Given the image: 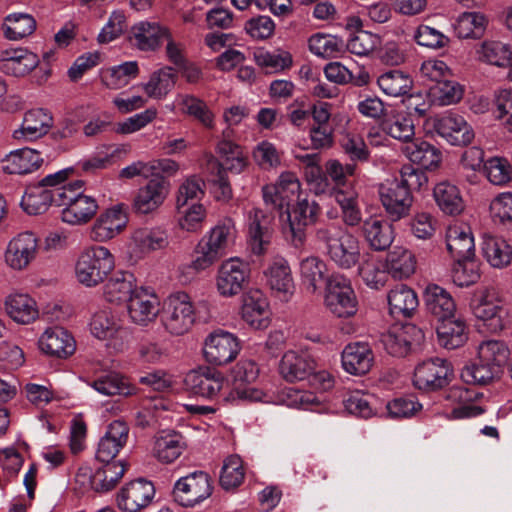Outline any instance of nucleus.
<instances>
[{
    "instance_id": "obj_38",
    "label": "nucleus",
    "mask_w": 512,
    "mask_h": 512,
    "mask_svg": "<svg viewBox=\"0 0 512 512\" xmlns=\"http://www.w3.org/2000/svg\"><path fill=\"white\" fill-rule=\"evenodd\" d=\"M427 311L435 318L445 320L456 313V302L452 294L437 284H429L424 291Z\"/></svg>"
},
{
    "instance_id": "obj_45",
    "label": "nucleus",
    "mask_w": 512,
    "mask_h": 512,
    "mask_svg": "<svg viewBox=\"0 0 512 512\" xmlns=\"http://www.w3.org/2000/svg\"><path fill=\"white\" fill-rule=\"evenodd\" d=\"M482 255L493 268L502 269L512 261V247L502 237L484 235L481 244Z\"/></svg>"
},
{
    "instance_id": "obj_4",
    "label": "nucleus",
    "mask_w": 512,
    "mask_h": 512,
    "mask_svg": "<svg viewBox=\"0 0 512 512\" xmlns=\"http://www.w3.org/2000/svg\"><path fill=\"white\" fill-rule=\"evenodd\" d=\"M115 257L101 245L84 248L75 263V277L85 287H95L102 283L114 270Z\"/></svg>"
},
{
    "instance_id": "obj_9",
    "label": "nucleus",
    "mask_w": 512,
    "mask_h": 512,
    "mask_svg": "<svg viewBox=\"0 0 512 512\" xmlns=\"http://www.w3.org/2000/svg\"><path fill=\"white\" fill-rule=\"evenodd\" d=\"M213 492L212 480L204 471H194L174 484L173 495L183 507H193L209 498Z\"/></svg>"
},
{
    "instance_id": "obj_48",
    "label": "nucleus",
    "mask_w": 512,
    "mask_h": 512,
    "mask_svg": "<svg viewBox=\"0 0 512 512\" xmlns=\"http://www.w3.org/2000/svg\"><path fill=\"white\" fill-rule=\"evenodd\" d=\"M381 130L388 136L409 143L415 135V124L406 112H393L386 115L380 123Z\"/></svg>"
},
{
    "instance_id": "obj_33",
    "label": "nucleus",
    "mask_w": 512,
    "mask_h": 512,
    "mask_svg": "<svg viewBox=\"0 0 512 512\" xmlns=\"http://www.w3.org/2000/svg\"><path fill=\"white\" fill-rule=\"evenodd\" d=\"M131 246L139 254L164 250L169 245V235L161 226H144L135 229L130 237Z\"/></svg>"
},
{
    "instance_id": "obj_60",
    "label": "nucleus",
    "mask_w": 512,
    "mask_h": 512,
    "mask_svg": "<svg viewBox=\"0 0 512 512\" xmlns=\"http://www.w3.org/2000/svg\"><path fill=\"white\" fill-rule=\"evenodd\" d=\"M510 351L505 342L489 339L482 341L477 349L478 360L482 363H489L501 370L507 362Z\"/></svg>"
},
{
    "instance_id": "obj_26",
    "label": "nucleus",
    "mask_w": 512,
    "mask_h": 512,
    "mask_svg": "<svg viewBox=\"0 0 512 512\" xmlns=\"http://www.w3.org/2000/svg\"><path fill=\"white\" fill-rule=\"evenodd\" d=\"M38 348L49 357L66 359L75 352L76 342L66 329L55 326L47 328L40 335Z\"/></svg>"
},
{
    "instance_id": "obj_41",
    "label": "nucleus",
    "mask_w": 512,
    "mask_h": 512,
    "mask_svg": "<svg viewBox=\"0 0 512 512\" xmlns=\"http://www.w3.org/2000/svg\"><path fill=\"white\" fill-rule=\"evenodd\" d=\"M446 246L454 259L475 255V243L471 227L464 223L450 225L446 232Z\"/></svg>"
},
{
    "instance_id": "obj_6",
    "label": "nucleus",
    "mask_w": 512,
    "mask_h": 512,
    "mask_svg": "<svg viewBox=\"0 0 512 512\" xmlns=\"http://www.w3.org/2000/svg\"><path fill=\"white\" fill-rule=\"evenodd\" d=\"M70 170H60L45 176L37 186L29 187L22 197L21 205L30 215L46 212L50 205L60 207L61 192Z\"/></svg>"
},
{
    "instance_id": "obj_29",
    "label": "nucleus",
    "mask_w": 512,
    "mask_h": 512,
    "mask_svg": "<svg viewBox=\"0 0 512 512\" xmlns=\"http://www.w3.org/2000/svg\"><path fill=\"white\" fill-rule=\"evenodd\" d=\"M315 369L316 362L307 351H287L279 364V373L288 382L305 380Z\"/></svg>"
},
{
    "instance_id": "obj_2",
    "label": "nucleus",
    "mask_w": 512,
    "mask_h": 512,
    "mask_svg": "<svg viewBox=\"0 0 512 512\" xmlns=\"http://www.w3.org/2000/svg\"><path fill=\"white\" fill-rule=\"evenodd\" d=\"M235 235V225L231 219L218 223L195 246L190 267L196 272H201L213 266L227 254Z\"/></svg>"
},
{
    "instance_id": "obj_56",
    "label": "nucleus",
    "mask_w": 512,
    "mask_h": 512,
    "mask_svg": "<svg viewBox=\"0 0 512 512\" xmlns=\"http://www.w3.org/2000/svg\"><path fill=\"white\" fill-rule=\"evenodd\" d=\"M377 84L385 95L399 97L411 90L413 81L408 74L400 70H390L378 77Z\"/></svg>"
},
{
    "instance_id": "obj_64",
    "label": "nucleus",
    "mask_w": 512,
    "mask_h": 512,
    "mask_svg": "<svg viewBox=\"0 0 512 512\" xmlns=\"http://www.w3.org/2000/svg\"><path fill=\"white\" fill-rule=\"evenodd\" d=\"M3 28L8 39L20 40L33 33L36 22L29 14H11L5 18Z\"/></svg>"
},
{
    "instance_id": "obj_39",
    "label": "nucleus",
    "mask_w": 512,
    "mask_h": 512,
    "mask_svg": "<svg viewBox=\"0 0 512 512\" xmlns=\"http://www.w3.org/2000/svg\"><path fill=\"white\" fill-rule=\"evenodd\" d=\"M186 448L184 437L174 431H161L154 438L152 454L161 463L169 464L180 457Z\"/></svg>"
},
{
    "instance_id": "obj_50",
    "label": "nucleus",
    "mask_w": 512,
    "mask_h": 512,
    "mask_svg": "<svg viewBox=\"0 0 512 512\" xmlns=\"http://www.w3.org/2000/svg\"><path fill=\"white\" fill-rule=\"evenodd\" d=\"M477 58L500 68L511 65L512 47L499 40H485L476 49Z\"/></svg>"
},
{
    "instance_id": "obj_37",
    "label": "nucleus",
    "mask_w": 512,
    "mask_h": 512,
    "mask_svg": "<svg viewBox=\"0 0 512 512\" xmlns=\"http://www.w3.org/2000/svg\"><path fill=\"white\" fill-rule=\"evenodd\" d=\"M86 384L97 393L108 397H128L137 391V388L125 376L115 371L102 373L94 379L87 380Z\"/></svg>"
},
{
    "instance_id": "obj_11",
    "label": "nucleus",
    "mask_w": 512,
    "mask_h": 512,
    "mask_svg": "<svg viewBox=\"0 0 512 512\" xmlns=\"http://www.w3.org/2000/svg\"><path fill=\"white\" fill-rule=\"evenodd\" d=\"M473 314L490 332L501 331L507 324V309L493 288L482 291L473 306Z\"/></svg>"
},
{
    "instance_id": "obj_55",
    "label": "nucleus",
    "mask_w": 512,
    "mask_h": 512,
    "mask_svg": "<svg viewBox=\"0 0 512 512\" xmlns=\"http://www.w3.org/2000/svg\"><path fill=\"white\" fill-rule=\"evenodd\" d=\"M138 74V63L127 61L105 70L102 74V82L109 89H121L135 79Z\"/></svg>"
},
{
    "instance_id": "obj_31",
    "label": "nucleus",
    "mask_w": 512,
    "mask_h": 512,
    "mask_svg": "<svg viewBox=\"0 0 512 512\" xmlns=\"http://www.w3.org/2000/svg\"><path fill=\"white\" fill-rule=\"evenodd\" d=\"M129 427L122 420L113 421L99 440L96 459L100 462H112L128 439Z\"/></svg>"
},
{
    "instance_id": "obj_43",
    "label": "nucleus",
    "mask_w": 512,
    "mask_h": 512,
    "mask_svg": "<svg viewBox=\"0 0 512 512\" xmlns=\"http://www.w3.org/2000/svg\"><path fill=\"white\" fill-rule=\"evenodd\" d=\"M437 337L440 346L446 349L461 347L468 339L467 324L456 315L440 320L437 326Z\"/></svg>"
},
{
    "instance_id": "obj_17",
    "label": "nucleus",
    "mask_w": 512,
    "mask_h": 512,
    "mask_svg": "<svg viewBox=\"0 0 512 512\" xmlns=\"http://www.w3.org/2000/svg\"><path fill=\"white\" fill-rule=\"evenodd\" d=\"M38 253V238L30 231L14 236L7 244L4 259L13 270L26 269L36 258Z\"/></svg>"
},
{
    "instance_id": "obj_12",
    "label": "nucleus",
    "mask_w": 512,
    "mask_h": 512,
    "mask_svg": "<svg viewBox=\"0 0 512 512\" xmlns=\"http://www.w3.org/2000/svg\"><path fill=\"white\" fill-rule=\"evenodd\" d=\"M451 376L452 369L446 359L429 358L415 367L413 384L419 390L435 391L446 386Z\"/></svg>"
},
{
    "instance_id": "obj_62",
    "label": "nucleus",
    "mask_w": 512,
    "mask_h": 512,
    "mask_svg": "<svg viewBox=\"0 0 512 512\" xmlns=\"http://www.w3.org/2000/svg\"><path fill=\"white\" fill-rule=\"evenodd\" d=\"M309 50L312 54L324 58H336L344 50V43L336 36L314 34L308 40Z\"/></svg>"
},
{
    "instance_id": "obj_47",
    "label": "nucleus",
    "mask_w": 512,
    "mask_h": 512,
    "mask_svg": "<svg viewBox=\"0 0 512 512\" xmlns=\"http://www.w3.org/2000/svg\"><path fill=\"white\" fill-rule=\"evenodd\" d=\"M362 229L365 240L374 250H385L394 240L392 225L386 220L370 217L364 221Z\"/></svg>"
},
{
    "instance_id": "obj_21",
    "label": "nucleus",
    "mask_w": 512,
    "mask_h": 512,
    "mask_svg": "<svg viewBox=\"0 0 512 512\" xmlns=\"http://www.w3.org/2000/svg\"><path fill=\"white\" fill-rule=\"evenodd\" d=\"M433 127L440 137L455 146L469 145L475 137L471 125L463 116L454 113L435 118Z\"/></svg>"
},
{
    "instance_id": "obj_8",
    "label": "nucleus",
    "mask_w": 512,
    "mask_h": 512,
    "mask_svg": "<svg viewBox=\"0 0 512 512\" xmlns=\"http://www.w3.org/2000/svg\"><path fill=\"white\" fill-rule=\"evenodd\" d=\"M323 304L337 318L353 317L358 311V299L350 279L340 273H332L326 279Z\"/></svg>"
},
{
    "instance_id": "obj_61",
    "label": "nucleus",
    "mask_w": 512,
    "mask_h": 512,
    "mask_svg": "<svg viewBox=\"0 0 512 512\" xmlns=\"http://www.w3.org/2000/svg\"><path fill=\"white\" fill-rule=\"evenodd\" d=\"M176 102L186 114L197 119L203 126L213 128L214 114L203 100L192 95L179 94Z\"/></svg>"
},
{
    "instance_id": "obj_53",
    "label": "nucleus",
    "mask_w": 512,
    "mask_h": 512,
    "mask_svg": "<svg viewBox=\"0 0 512 512\" xmlns=\"http://www.w3.org/2000/svg\"><path fill=\"white\" fill-rule=\"evenodd\" d=\"M408 159L425 169L437 167L441 161V152L430 143L422 140L410 141L404 148Z\"/></svg>"
},
{
    "instance_id": "obj_44",
    "label": "nucleus",
    "mask_w": 512,
    "mask_h": 512,
    "mask_svg": "<svg viewBox=\"0 0 512 512\" xmlns=\"http://www.w3.org/2000/svg\"><path fill=\"white\" fill-rule=\"evenodd\" d=\"M43 162L40 153L31 148L11 151L3 159V170L9 174H28L37 170Z\"/></svg>"
},
{
    "instance_id": "obj_30",
    "label": "nucleus",
    "mask_w": 512,
    "mask_h": 512,
    "mask_svg": "<svg viewBox=\"0 0 512 512\" xmlns=\"http://www.w3.org/2000/svg\"><path fill=\"white\" fill-rule=\"evenodd\" d=\"M185 384L194 394L213 399L224 388L226 381L221 372L204 368L189 372Z\"/></svg>"
},
{
    "instance_id": "obj_22",
    "label": "nucleus",
    "mask_w": 512,
    "mask_h": 512,
    "mask_svg": "<svg viewBox=\"0 0 512 512\" xmlns=\"http://www.w3.org/2000/svg\"><path fill=\"white\" fill-rule=\"evenodd\" d=\"M300 182L292 172H282L275 184L265 185L262 188L263 199L267 205L282 209L289 206L295 196L299 198Z\"/></svg>"
},
{
    "instance_id": "obj_28",
    "label": "nucleus",
    "mask_w": 512,
    "mask_h": 512,
    "mask_svg": "<svg viewBox=\"0 0 512 512\" xmlns=\"http://www.w3.org/2000/svg\"><path fill=\"white\" fill-rule=\"evenodd\" d=\"M242 319L254 329H265L270 324L269 302L259 289H250L243 296Z\"/></svg>"
},
{
    "instance_id": "obj_25",
    "label": "nucleus",
    "mask_w": 512,
    "mask_h": 512,
    "mask_svg": "<svg viewBox=\"0 0 512 512\" xmlns=\"http://www.w3.org/2000/svg\"><path fill=\"white\" fill-rule=\"evenodd\" d=\"M154 496V485L150 481L138 479L121 489L117 496V504L124 512H138L146 508Z\"/></svg>"
},
{
    "instance_id": "obj_1",
    "label": "nucleus",
    "mask_w": 512,
    "mask_h": 512,
    "mask_svg": "<svg viewBox=\"0 0 512 512\" xmlns=\"http://www.w3.org/2000/svg\"><path fill=\"white\" fill-rule=\"evenodd\" d=\"M316 241L323 246L328 258L340 269H351L360 261V243L356 236L340 225L319 227Z\"/></svg>"
},
{
    "instance_id": "obj_34",
    "label": "nucleus",
    "mask_w": 512,
    "mask_h": 512,
    "mask_svg": "<svg viewBox=\"0 0 512 512\" xmlns=\"http://www.w3.org/2000/svg\"><path fill=\"white\" fill-rule=\"evenodd\" d=\"M343 369L352 375H364L374 363V354L369 344L355 342L348 344L341 355Z\"/></svg>"
},
{
    "instance_id": "obj_40",
    "label": "nucleus",
    "mask_w": 512,
    "mask_h": 512,
    "mask_svg": "<svg viewBox=\"0 0 512 512\" xmlns=\"http://www.w3.org/2000/svg\"><path fill=\"white\" fill-rule=\"evenodd\" d=\"M52 116L44 109H32L25 113L22 125L13 132L14 139L32 141L48 133Z\"/></svg>"
},
{
    "instance_id": "obj_10",
    "label": "nucleus",
    "mask_w": 512,
    "mask_h": 512,
    "mask_svg": "<svg viewBox=\"0 0 512 512\" xmlns=\"http://www.w3.org/2000/svg\"><path fill=\"white\" fill-rule=\"evenodd\" d=\"M249 276V263L238 257H231L218 267L215 277L216 290L222 297H233L242 291Z\"/></svg>"
},
{
    "instance_id": "obj_58",
    "label": "nucleus",
    "mask_w": 512,
    "mask_h": 512,
    "mask_svg": "<svg viewBox=\"0 0 512 512\" xmlns=\"http://www.w3.org/2000/svg\"><path fill=\"white\" fill-rule=\"evenodd\" d=\"M217 153L225 170L240 173L247 165V156L243 149L230 140H221L217 144Z\"/></svg>"
},
{
    "instance_id": "obj_7",
    "label": "nucleus",
    "mask_w": 512,
    "mask_h": 512,
    "mask_svg": "<svg viewBox=\"0 0 512 512\" xmlns=\"http://www.w3.org/2000/svg\"><path fill=\"white\" fill-rule=\"evenodd\" d=\"M159 315L163 328L174 336L187 333L196 320L194 304L191 297L185 292L169 295L164 300Z\"/></svg>"
},
{
    "instance_id": "obj_24",
    "label": "nucleus",
    "mask_w": 512,
    "mask_h": 512,
    "mask_svg": "<svg viewBox=\"0 0 512 512\" xmlns=\"http://www.w3.org/2000/svg\"><path fill=\"white\" fill-rule=\"evenodd\" d=\"M380 200L392 218L396 221L406 216L412 204V196L407 187L394 180L381 184L379 187Z\"/></svg>"
},
{
    "instance_id": "obj_54",
    "label": "nucleus",
    "mask_w": 512,
    "mask_h": 512,
    "mask_svg": "<svg viewBox=\"0 0 512 512\" xmlns=\"http://www.w3.org/2000/svg\"><path fill=\"white\" fill-rule=\"evenodd\" d=\"M433 195L438 207L445 214L458 215L464 209V201L458 187L449 182L438 183Z\"/></svg>"
},
{
    "instance_id": "obj_52",
    "label": "nucleus",
    "mask_w": 512,
    "mask_h": 512,
    "mask_svg": "<svg viewBox=\"0 0 512 512\" xmlns=\"http://www.w3.org/2000/svg\"><path fill=\"white\" fill-rule=\"evenodd\" d=\"M138 288L129 273H116L104 285V297L113 304L127 302Z\"/></svg>"
},
{
    "instance_id": "obj_46",
    "label": "nucleus",
    "mask_w": 512,
    "mask_h": 512,
    "mask_svg": "<svg viewBox=\"0 0 512 512\" xmlns=\"http://www.w3.org/2000/svg\"><path fill=\"white\" fill-rule=\"evenodd\" d=\"M7 314L17 323L29 324L39 316L36 301L25 293L9 295L5 300Z\"/></svg>"
},
{
    "instance_id": "obj_20",
    "label": "nucleus",
    "mask_w": 512,
    "mask_h": 512,
    "mask_svg": "<svg viewBox=\"0 0 512 512\" xmlns=\"http://www.w3.org/2000/svg\"><path fill=\"white\" fill-rule=\"evenodd\" d=\"M128 216L122 206L116 205L103 211L89 228V238L97 243L108 242L126 228Z\"/></svg>"
},
{
    "instance_id": "obj_18",
    "label": "nucleus",
    "mask_w": 512,
    "mask_h": 512,
    "mask_svg": "<svg viewBox=\"0 0 512 512\" xmlns=\"http://www.w3.org/2000/svg\"><path fill=\"white\" fill-rule=\"evenodd\" d=\"M170 184L162 176L151 178L141 186L133 199V210L140 215H148L157 211L169 194Z\"/></svg>"
},
{
    "instance_id": "obj_57",
    "label": "nucleus",
    "mask_w": 512,
    "mask_h": 512,
    "mask_svg": "<svg viewBox=\"0 0 512 512\" xmlns=\"http://www.w3.org/2000/svg\"><path fill=\"white\" fill-rule=\"evenodd\" d=\"M480 279V263L475 255L456 258L452 267V280L459 287H468Z\"/></svg>"
},
{
    "instance_id": "obj_36",
    "label": "nucleus",
    "mask_w": 512,
    "mask_h": 512,
    "mask_svg": "<svg viewBox=\"0 0 512 512\" xmlns=\"http://www.w3.org/2000/svg\"><path fill=\"white\" fill-rule=\"evenodd\" d=\"M329 276L327 264L320 257L307 256L300 260V282L307 293H318Z\"/></svg>"
},
{
    "instance_id": "obj_13",
    "label": "nucleus",
    "mask_w": 512,
    "mask_h": 512,
    "mask_svg": "<svg viewBox=\"0 0 512 512\" xmlns=\"http://www.w3.org/2000/svg\"><path fill=\"white\" fill-rule=\"evenodd\" d=\"M160 299L153 289L140 286L127 303L130 321L140 327L154 323L160 314Z\"/></svg>"
},
{
    "instance_id": "obj_59",
    "label": "nucleus",
    "mask_w": 512,
    "mask_h": 512,
    "mask_svg": "<svg viewBox=\"0 0 512 512\" xmlns=\"http://www.w3.org/2000/svg\"><path fill=\"white\" fill-rule=\"evenodd\" d=\"M482 171L492 185L504 187L512 181V164L505 157H490L485 161Z\"/></svg>"
},
{
    "instance_id": "obj_32",
    "label": "nucleus",
    "mask_w": 512,
    "mask_h": 512,
    "mask_svg": "<svg viewBox=\"0 0 512 512\" xmlns=\"http://www.w3.org/2000/svg\"><path fill=\"white\" fill-rule=\"evenodd\" d=\"M477 393L464 387L449 389L445 400L451 402V410L446 412L448 419H465L479 416L485 412L481 406L472 403Z\"/></svg>"
},
{
    "instance_id": "obj_42",
    "label": "nucleus",
    "mask_w": 512,
    "mask_h": 512,
    "mask_svg": "<svg viewBox=\"0 0 512 512\" xmlns=\"http://www.w3.org/2000/svg\"><path fill=\"white\" fill-rule=\"evenodd\" d=\"M177 73L171 66H164L154 71L147 82L139 84L147 98L163 100L174 89Z\"/></svg>"
},
{
    "instance_id": "obj_5",
    "label": "nucleus",
    "mask_w": 512,
    "mask_h": 512,
    "mask_svg": "<svg viewBox=\"0 0 512 512\" xmlns=\"http://www.w3.org/2000/svg\"><path fill=\"white\" fill-rule=\"evenodd\" d=\"M84 181L75 180L63 184L60 207L61 220L70 225H84L88 223L98 211L97 200L84 193Z\"/></svg>"
},
{
    "instance_id": "obj_23",
    "label": "nucleus",
    "mask_w": 512,
    "mask_h": 512,
    "mask_svg": "<svg viewBox=\"0 0 512 512\" xmlns=\"http://www.w3.org/2000/svg\"><path fill=\"white\" fill-rule=\"evenodd\" d=\"M274 216L260 208H253L247 214V230L251 250L255 255L263 254L270 243Z\"/></svg>"
},
{
    "instance_id": "obj_63",
    "label": "nucleus",
    "mask_w": 512,
    "mask_h": 512,
    "mask_svg": "<svg viewBox=\"0 0 512 512\" xmlns=\"http://www.w3.org/2000/svg\"><path fill=\"white\" fill-rule=\"evenodd\" d=\"M105 464L94 472V490L109 491L112 490L123 477L126 468L120 462H104Z\"/></svg>"
},
{
    "instance_id": "obj_35",
    "label": "nucleus",
    "mask_w": 512,
    "mask_h": 512,
    "mask_svg": "<svg viewBox=\"0 0 512 512\" xmlns=\"http://www.w3.org/2000/svg\"><path fill=\"white\" fill-rule=\"evenodd\" d=\"M169 29L157 22L141 21L131 28V40L133 45L145 52L157 50L165 36H168Z\"/></svg>"
},
{
    "instance_id": "obj_27",
    "label": "nucleus",
    "mask_w": 512,
    "mask_h": 512,
    "mask_svg": "<svg viewBox=\"0 0 512 512\" xmlns=\"http://www.w3.org/2000/svg\"><path fill=\"white\" fill-rule=\"evenodd\" d=\"M39 65L38 55L26 48L5 50L0 57V71L15 78L26 77Z\"/></svg>"
},
{
    "instance_id": "obj_19",
    "label": "nucleus",
    "mask_w": 512,
    "mask_h": 512,
    "mask_svg": "<svg viewBox=\"0 0 512 512\" xmlns=\"http://www.w3.org/2000/svg\"><path fill=\"white\" fill-rule=\"evenodd\" d=\"M264 277L270 290L282 301H289L295 292L291 267L282 256L273 257L264 269Z\"/></svg>"
},
{
    "instance_id": "obj_16",
    "label": "nucleus",
    "mask_w": 512,
    "mask_h": 512,
    "mask_svg": "<svg viewBox=\"0 0 512 512\" xmlns=\"http://www.w3.org/2000/svg\"><path fill=\"white\" fill-rule=\"evenodd\" d=\"M319 214V206L315 201L307 198H298L295 208L288 214V224L284 227L286 238L296 248L302 246L305 241V228L316 221Z\"/></svg>"
},
{
    "instance_id": "obj_49",
    "label": "nucleus",
    "mask_w": 512,
    "mask_h": 512,
    "mask_svg": "<svg viewBox=\"0 0 512 512\" xmlns=\"http://www.w3.org/2000/svg\"><path fill=\"white\" fill-rule=\"evenodd\" d=\"M387 273L396 280L407 279L415 273L416 258L403 247H395L386 258Z\"/></svg>"
},
{
    "instance_id": "obj_3",
    "label": "nucleus",
    "mask_w": 512,
    "mask_h": 512,
    "mask_svg": "<svg viewBox=\"0 0 512 512\" xmlns=\"http://www.w3.org/2000/svg\"><path fill=\"white\" fill-rule=\"evenodd\" d=\"M89 330L93 337L105 342L106 348L114 353L127 351L133 341L132 329L108 307L99 308L91 314Z\"/></svg>"
},
{
    "instance_id": "obj_14",
    "label": "nucleus",
    "mask_w": 512,
    "mask_h": 512,
    "mask_svg": "<svg viewBox=\"0 0 512 512\" xmlns=\"http://www.w3.org/2000/svg\"><path fill=\"white\" fill-rule=\"evenodd\" d=\"M240 351L238 338L225 330L211 332L204 341L203 353L207 362L224 365L236 358Z\"/></svg>"
},
{
    "instance_id": "obj_51",
    "label": "nucleus",
    "mask_w": 512,
    "mask_h": 512,
    "mask_svg": "<svg viewBox=\"0 0 512 512\" xmlns=\"http://www.w3.org/2000/svg\"><path fill=\"white\" fill-rule=\"evenodd\" d=\"M390 313L395 317H409L418 307V297L410 287L400 284L388 294Z\"/></svg>"
},
{
    "instance_id": "obj_15",
    "label": "nucleus",
    "mask_w": 512,
    "mask_h": 512,
    "mask_svg": "<svg viewBox=\"0 0 512 512\" xmlns=\"http://www.w3.org/2000/svg\"><path fill=\"white\" fill-rule=\"evenodd\" d=\"M424 333L414 324L395 325L382 335L385 350L392 356L404 357L424 341Z\"/></svg>"
}]
</instances>
